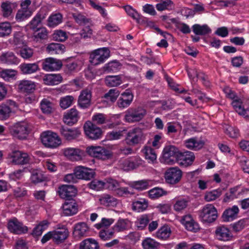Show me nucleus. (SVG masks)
<instances>
[{"label": "nucleus", "instance_id": "37998d69", "mask_svg": "<svg viewBox=\"0 0 249 249\" xmlns=\"http://www.w3.org/2000/svg\"><path fill=\"white\" fill-rule=\"evenodd\" d=\"M97 242L92 238H88L82 241L80 244V249H99Z\"/></svg>", "mask_w": 249, "mask_h": 249}, {"label": "nucleus", "instance_id": "de8ad7c7", "mask_svg": "<svg viewBox=\"0 0 249 249\" xmlns=\"http://www.w3.org/2000/svg\"><path fill=\"white\" fill-rule=\"evenodd\" d=\"M13 44L17 48H21L25 46L24 36L22 32H17L14 34Z\"/></svg>", "mask_w": 249, "mask_h": 249}, {"label": "nucleus", "instance_id": "6e6d98bb", "mask_svg": "<svg viewBox=\"0 0 249 249\" xmlns=\"http://www.w3.org/2000/svg\"><path fill=\"white\" fill-rule=\"evenodd\" d=\"M222 194L220 189L214 190L212 191L206 192L204 199L207 202L213 201L218 198Z\"/></svg>", "mask_w": 249, "mask_h": 249}, {"label": "nucleus", "instance_id": "58836bf2", "mask_svg": "<svg viewBox=\"0 0 249 249\" xmlns=\"http://www.w3.org/2000/svg\"><path fill=\"white\" fill-rule=\"evenodd\" d=\"M193 31L196 35L205 36L212 32L211 28L206 24L200 25L198 24L192 26Z\"/></svg>", "mask_w": 249, "mask_h": 249}, {"label": "nucleus", "instance_id": "bf43d9fd", "mask_svg": "<svg viewBox=\"0 0 249 249\" xmlns=\"http://www.w3.org/2000/svg\"><path fill=\"white\" fill-rule=\"evenodd\" d=\"M120 67L121 65L118 61H112L106 64L103 67V70L107 72L116 71L120 69Z\"/></svg>", "mask_w": 249, "mask_h": 249}, {"label": "nucleus", "instance_id": "774afa93", "mask_svg": "<svg viewBox=\"0 0 249 249\" xmlns=\"http://www.w3.org/2000/svg\"><path fill=\"white\" fill-rule=\"evenodd\" d=\"M41 109L44 113L49 114L52 112L53 104L46 99L43 100L40 104Z\"/></svg>", "mask_w": 249, "mask_h": 249}, {"label": "nucleus", "instance_id": "f257e3e1", "mask_svg": "<svg viewBox=\"0 0 249 249\" xmlns=\"http://www.w3.org/2000/svg\"><path fill=\"white\" fill-rule=\"evenodd\" d=\"M218 216L216 208L211 204L204 206L199 212V217L203 223H211L216 220Z\"/></svg>", "mask_w": 249, "mask_h": 249}, {"label": "nucleus", "instance_id": "f704fd0d", "mask_svg": "<svg viewBox=\"0 0 249 249\" xmlns=\"http://www.w3.org/2000/svg\"><path fill=\"white\" fill-rule=\"evenodd\" d=\"M62 81V77L59 74H48L43 77L44 83L47 85H58Z\"/></svg>", "mask_w": 249, "mask_h": 249}, {"label": "nucleus", "instance_id": "4468645a", "mask_svg": "<svg viewBox=\"0 0 249 249\" xmlns=\"http://www.w3.org/2000/svg\"><path fill=\"white\" fill-rule=\"evenodd\" d=\"M77 190L74 186L62 185L59 187L57 193L60 197L67 200H71V198L76 194Z\"/></svg>", "mask_w": 249, "mask_h": 249}, {"label": "nucleus", "instance_id": "5fc2aeb1", "mask_svg": "<svg viewBox=\"0 0 249 249\" xmlns=\"http://www.w3.org/2000/svg\"><path fill=\"white\" fill-rule=\"evenodd\" d=\"M74 100L73 96L71 95H67L62 97L59 101L60 106L64 109H66L72 105Z\"/></svg>", "mask_w": 249, "mask_h": 249}, {"label": "nucleus", "instance_id": "f03ea898", "mask_svg": "<svg viewBox=\"0 0 249 249\" xmlns=\"http://www.w3.org/2000/svg\"><path fill=\"white\" fill-rule=\"evenodd\" d=\"M30 131L29 125L25 121L16 123L12 126L10 130L12 135L20 140L26 139Z\"/></svg>", "mask_w": 249, "mask_h": 249}, {"label": "nucleus", "instance_id": "dca6fc26", "mask_svg": "<svg viewBox=\"0 0 249 249\" xmlns=\"http://www.w3.org/2000/svg\"><path fill=\"white\" fill-rule=\"evenodd\" d=\"M7 228L11 232L16 234L24 233L28 231L27 227L24 226L16 218H13L9 220Z\"/></svg>", "mask_w": 249, "mask_h": 249}, {"label": "nucleus", "instance_id": "f3484780", "mask_svg": "<svg viewBox=\"0 0 249 249\" xmlns=\"http://www.w3.org/2000/svg\"><path fill=\"white\" fill-rule=\"evenodd\" d=\"M42 69L46 71H57L62 66L60 60L52 57L46 58L42 64Z\"/></svg>", "mask_w": 249, "mask_h": 249}, {"label": "nucleus", "instance_id": "c03bdc74", "mask_svg": "<svg viewBox=\"0 0 249 249\" xmlns=\"http://www.w3.org/2000/svg\"><path fill=\"white\" fill-rule=\"evenodd\" d=\"M239 188V186L231 188L230 192L226 194L224 200L227 201L229 200H233L234 198H238L239 196L242 195L245 191V190H242L241 191H238Z\"/></svg>", "mask_w": 249, "mask_h": 249}, {"label": "nucleus", "instance_id": "c85d7f7f", "mask_svg": "<svg viewBox=\"0 0 249 249\" xmlns=\"http://www.w3.org/2000/svg\"><path fill=\"white\" fill-rule=\"evenodd\" d=\"M36 87L35 82L27 80L20 81L18 84V89L21 92L32 93L36 89Z\"/></svg>", "mask_w": 249, "mask_h": 249}, {"label": "nucleus", "instance_id": "09e8293b", "mask_svg": "<svg viewBox=\"0 0 249 249\" xmlns=\"http://www.w3.org/2000/svg\"><path fill=\"white\" fill-rule=\"evenodd\" d=\"M143 249H159L160 243L151 238H146L142 242Z\"/></svg>", "mask_w": 249, "mask_h": 249}, {"label": "nucleus", "instance_id": "39448f33", "mask_svg": "<svg viewBox=\"0 0 249 249\" xmlns=\"http://www.w3.org/2000/svg\"><path fill=\"white\" fill-rule=\"evenodd\" d=\"M31 2V0H23L21 1L20 9L18 10L15 16L17 21H23L32 15L34 10L30 7Z\"/></svg>", "mask_w": 249, "mask_h": 249}, {"label": "nucleus", "instance_id": "603ef678", "mask_svg": "<svg viewBox=\"0 0 249 249\" xmlns=\"http://www.w3.org/2000/svg\"><path fill=\"white\" fill-rule=\"evenodd\" d=\"M12 109L8 105L2 103L0 105V120H5L10 116Z\"/></svg>", "mask_w": 249, "mask_h": 249}, {"label": "nucleus", "instance_id": "bb28decb", "mask_svg": "<svg viewBox=\"0 0 249 249\" xmlns=\"http://www.w3.org/2000/svg\"><path fill=\"white\" fill-rule=\"evenodd\" d=\"M79 118L78 112L74 108H71L64 115V123L69 125H72L76 123Z\"/></svg>", "mask_w": 249, "mask_h": 249}, {"label": "nucleus", "instance_id": "2f4dec72", "mask_svg": "<svg viewBox=\"0 0 249 249\" xmlns=\"http://www.w3.org/2000/svg\"><path fill=\"white\" fill-rule=\"evenodd\" d=\"M204 144L205 142L203 140L196 138H190L185 141V146L188 149L196 151L201 149Z\"/></svg>", "mask_w": 249, "mask_h": 249}, {"label": "nucleus", "instance_id": "49530a36", "mask_svg": "<svg viewBox=\"0 0 249 249\" xmlns=\"http://www.w3.org/2000/svg\"><path fill=\"white\" fill-rule=\"evenodd\" d=\"M12 26L8 21L0 23V37L9 36L12 33Z\"/></svg>", "mask_w": 249, "mask_h": 249}, {"label": "nucleus", "instance_id": "2eb2a0df", "mask_svg": "<svg viewBox=\"0 0 249 249\" xmlns=\"http://www.w3.org/2000/svg\"><path fill=\"white\" fill-rule=\"evenodd\" d=\"M195 159L194 153L191 151H186L184 152H180L177 162L183 167H188L191 165Z\"/></svg>", "mask_w": 249, "mask_h": 249}, {"label": "nucleus", "instance_id": "1a4fd4ad", "mask_svg": "<svg viewBox=\"0 0 249 249\" xmlns=\"http://www.w3.org/2000/svg\"><path fill=\"white\" fill-rule=\"evenodd\" d=\"M8 158L14 165H25L28 163L30 158L27 153L19 150H14L8 154Z\"/></svg>", "mask_w": 249, "mask_h": 249}, {"label": "nucleus", "instance_id": "a19ab883", "mask_svg": "<svg viewBox=\"0 0 249 249\" xmlns=\"http://www.w3.org/2000/svg\"><path fill=\"white\" fill-rule=\"evenodd\" d=\"M63 16L59 13L52 14L48 19L47 25L50 27H54L62 22Z\"/></svg>", "mask_w": 249, "mask_h": 249}, {"label": "nucleus", "instance_id": "423d86ee", "mask_svg": "<svg viewBox=\"0 0 249 249\" xmlns=\"http://www.w3.org/2000/svg\"><path fill=\"white\" fill-rule=\"evenodd\" d=\"M41 140L46 147L55 148L61 143V140L58 135L51 131H47L41 134Z\"/></svg>", "mask_w": 249, "mask_h": 249}, {"label": "nucleus", "instance_id": "72a5a7b5", "mask_svg": "<svg viewBox=\"0 0 249 249\" xmlns=\"http://www.w3.org/2000/svg\"><path fill=\"white\" fill-rule=\"evenodd\" d=\"M19 68L21 73L24 74H30L39 70L38 65L36 63H22Z\"/></svg>", "mask_w": 249, "mask_h": 249}, {"label": "nucleus", "instance_id": "052dcab7", "mask_svg": "<svg viewBox=\"0 0 249 249\" xmlns=\"http://www.w3.org/2000/svg\"><path fill=\"white\" fill-rule=\"evenodd\" d=\"M132 206L134 210L140 212L145 210L147 208L148 204L145 199H141L139 200L134 202Z\"/></svg>", "mask_w": 249, "mask_h": 249}, {"label": "nucleus", "instance_id": "4d7b16f0", "mask_svg": "<svg viewBox=\"0 0 249 249\" xmlns=\"http://www.w3.org/2000/svg\"><path fill=\"white\" fill-rule=\"evenodd\" d=\"M173 2L171 0H161L159 3L156 5L157 9L159 11L172 9Z\"/></svg>", "mask_w": 249, "mask_h": 249}, {"label": "nucleus", "instance_id": "f8f14e48", "mask_svg": "<svg viewBox=\"0 0 249 249\" xmlns=\"http://www.w3.org/2000/svg\"><path fill=\"white\" fill-rule=\"evenodd\" d=\"M64 155L71 161H79L85 156L84 151L78 148L67 147L63 150Z\"/></svg>", "mask_w": 249, "mask_h": 249}, {"label": "nucleus", "instance_id": "0e129e2a", "mask_svg": "<svg viewBox=\"0 0 249 249\" xmlns=\"http://www.w3.org/2000/svg\"><path fill=\"white\" fill-rule=\"evenodd\" d=\"M115 232L113 228L111 230H101L99 232V236L104 241L108 240L113 237Z\"/></svg>", "mask_w": 249, "mask_h": 249}, {"label": "nucleus", "instance_id": "4be33fe9", "mask_svg": "<svg viewBox=\"0 0 249 249\" xmlns=\"http://www.w3.org/2000/svg\"><path fill=\"white\" fill-rule=\"evenodd\" d=\"M59 132L61 135L68 141L75 139L80 135V132L77 128H70L63 126L60 128Z\"/></svg>", "mask_w": 249, "mask_h": 249}, {"label": "nucleus", "instance_id": "8fccbe9b", "mask_svg": "<svg viewBox=\"0 0 249 249\" xmlns=\"http://www.w3.org/2000/svg\"><path fill=\"white\" fill-rule=\"evenodd\" d=\"M149 197L152 199L158 198L167 194V192L162 188L155 187L148 192Z\"/></svg>", "mask_w": 249, "mask_h": 249}, {"label": "nucleus", "instance_id": "7ed1b4c3", "mask_svg": "<svg viewBox=\"0 0 249 249\" xmlns=\"http://www.w3.org/2000/svg\"><path fill=\"white\" fill-rule=\"evenodd\" d=\"M125 135V142L129 146H135L141 143L145 138L142 130L139 128H133L128 132L126 131Z\"/></svg>", "mask_w": 249, "mask_h": 249}, {"label": "nucleus", "instance_id": "aec40b11", "mask_svg": "<svg viewBox=\"0 0 249 249\" xmlns=\"http://www.w3.org/2000/svg\"><path fill=\"white\" fill-rule=\"evenodd\" d=\"M133 95L131 92L126 90L121 94L118 99L117 105L120 108L123 109L129 107L133 99Z\"/></svg>", "mask_w": 249, "mask_h": 249}, {"label": "nucleus", "instance_id": "338daca9", "mask_svg": "<svg viewBox=\"0 0 249 249\" xmlns=\"http://www.w3.org/2000/svg\"><path fill=\"white\" fill-rule=\"evenodd\" d=\"M88 185L92 190L99 191L105 187V183L102 180L94 179L89 182Z\"/></svg>", "mask_w": 249, "mask_h": 249}, {"label": "nucleus", "instance_id": "20e7f679", "mask_svg": "<svg viewBox=\"0 0 249 249\" xmlns=\"http://www.w3.org/2000/svg\"><path fill=\"white\" fill-rule=\"evenodd\" d=\"M179 149L172 145L166 146L162 151V162L168 164H172L177 161L180 153Z\"/></svg>", "mask_w": 249, "mask_h": 249}, {"label": "nucleus", "instance_id": "a18cd8bd", "mask_svg": "<svg viewBox=\"0 0 249 249\" xmlns=\"http://www.w3.org/2000/svg\"><path fill=\"white\" fill-rule=\"evenodd\" d=\"M106 84L108 87H116L122 83V78L120 75H108L105 78Z\"/></svg>", "mask_w": 249, "mask_h": 249}, {"label": "nucleus", "instance_id": "412c9836", "mask_svg": "<svg viewBox=\"0 0 249 249\" xmlns=\"http://www.w3.org/2000/svg\"><path fill=\"white\" fill-rule=\"evenodd\" d=\"M18 7L17 2H12L9 1H6L1 3L0 8L1 15L4 18H8L13 17V11Z\"/></svg>", "mask_w": 249, "mask_h": 249}, {"label": "nucleus", "instance_id": "3c124183", "mask_svg": "<svg viewBox=\"0 0 249 249\" xmlns=\"http://www.w3.org/2000/svg\"><path fill=\"white\" fill-rule=\"evenodd\" d=\"M144 154L145 159L149 160L150 161L154 162L157 159V155L154 150L150 146H145L142 150Z\"/></svg>", "mask_w": 249, "mask_h": 249}, {"label": "nucleus", "instance_id": "79ce46f5", "mask_svg": "<svg viewBox=\"0 0 249 249\" xmlns=\"http://www.w3.org/2000/svg\"><path fill=\"white\" fill-rule=\"evenodd\" d=\"M100 204L106 206H114L117 204V199L108 194H104L100 196Z\"/></svg>", "mask_w": 249, "mask_h": 249}, {"label": "nucleus", "instance_id": "6ab92c4d", "mask_svg": "<svg viewBox=\"0 0 249 249\" xmlns=\"http://www.w3.org/2000/svg\"><path fill=\"white\" fill-rule=\"evenodd\" d=\"M76 175L78 179L90 180L94 178L95 172L91 169L82 166L76 167Z\"/></svg>", "mask_w": 249, "mask_h": 249}, {"label": "nucleus", "instance_id": "13d9d810", "mask_svg": "<svg viewBox=\"0 0 249 249\" xmlns=\"http://www.w3.org/2000/svg\"><path fill=\"white\" fill-rule=\"evenodd\" d=\"M188 202V200L185 198L178 199L174 205V210L176 212H181L187 207Z\"/></svg>", "mask_w": 249, "mask_h": 249}, {"label": "nucleus", "instance_id": "9d476101", "mask_svg": "<svg viewBox=\"0 0 249 249\" xmlns=\"http://www.w3.org/2000/svg\"><path fill=\"white\" fill-rule=\"evenodd\" d=\"M84 129L86 136L91 140L99 139L102 135L101 129L90 121L87 122L85 124Z\"/></svg>", "mask_w": 249, "mask_h": 249}, {"label": "nucleus", "instance_id": "5701e85b", "mask_svg": "<svg viewBox=\"0 0 249 249\" xmlns=\"http://www.w3.org/2000/svg\"><path fill=\"white\" fill-rule=\"evenodd\" d=\"M62 209L64 215H72L77 213L78 205L74 200H69L63 205Z\"/></svg>", "mask_w": 249, "mask_h": 249}, {"label": "nucleus", "instance_id": "b1692460", "mask_svg": "<svg viewBox=\"0 0 249 249\" xmlns=\"http://www.w3.org/2000/svg\"><path fill=\"white\" fill-rule=\"evenodd\" d=\"M0 61L8 65H18L19 63V59L13 52H6L0 55Z\"/></svg>", "mask_w": 249, "mask_h": 249}, {"label": "nucleus", "instance_id": "4c0bfd02", "mask_svg": "<svg viewBox=\"0 0 249 249\" xmlns=\"http://www.w3.org/2000/svg\"><path fill=\"white\" fill-rule=\"evenodd\" d=\"M65 47L64 45L58 43H51L46 47V51L51 54H59L64 51Z\"/></svg>", "mask_w": 249, "mask_h": 249}, {"label": "nucleus", "instance_id": "69168bd1", "mask_svg": "<svg viewBox=\"0 0 249 249\" xmlns=\"http://www.w3.org/2000/svg\"><path fill=\"white\" fill-rule=\"evenodd\" d=\"M18 53L20 54V56L23 59H28L32 57L34 51L31 48L25 46L21 48Z\"/></svg>", "mask_w": 249, "mask_h": 249}, {"label": "nucleus", "instance_id": "c756f323", "mask_svg": "<svg viewBox=\"0 0 249 249\" xmlns=\"http://www.w3.org/2000/svg\"><path fill=\"white\" fill-rule=\"evenodd\" d=\"M53 241L57 243H61L66 240L69 235V231L66 228H59L53 231Z\"/></svg>", "mask_w": 249, "mask_h": 249}, {"label": "nucleus", "instance_id": "c9c22d12", "mask_svg": "<svg viewBox=\"0 0 249 249\" xmlns=\"http://www.w3.org/2000/svg\"><path fill=\"white\" fill-rule=\"evenodd\" d=\"M144 164V161L139 157H134L126 160L124 162V165L128 170L134 169L140 166H143Z\"/></svg>", "mask_w": 249, "mask_h": 249}, {"label": "nucleus", "instance_id": "e433bc0d", "mask_svg": "<svg viewBox=\"0 0 249 249\" xmlns=\"http://www.w3.org/2000/svg\"><path fill=\"white\" fill-rule=\"evenodd\" d=\"M131 227V222L128 219H119L113 227L115 232H121Z\"/></svg>", "mask_w": 249, "mask_h": 249}, {"label": "nucleus", "instance_id": "7c9ffc66", "mask_svg": "<svg viewBox=\"0 0 249 249\" xmlns=\"http://www.w3.org/2000/svg\"><path fill=\"white\" fill-rule=\"evenodd\" d=\"M182 223L188 231L196 232L199 230L198 224L193 219L190 215H186L184 216Z\"/></svg>", "mask_w": 249, "mask_h": 249}, {"label": "nucleus", "instance_id": "ea45409f", "mask_svg": "<svg viewBox=\"0 0 249 249\" xmlns=\"http://www.w3.org/2000/svg\"><path fill=\"white\" fill-rule=\"evenodd\" d=\"M171 234L170 227L167 225H165L160 227L156 232V237L159 239L166 240L170 237Z\"/></svg>", "mask_w": 249, "mask_h": 249}, {"label": "nucleus", "instance_id": "864d4df0", "mask_svg": "<svg viewBox=\"0 0 249 249\" xmlns=\"http://www.w3.org/2000/svg\"><path fill=\"white\" fill-rule=\"evenodd\" d=\"M151 186V181L148 180H142L135 181L131 184V187L139 190L148 189Z\"/></svg>", "mask_w": 249, "mask_h": 249}, {"label": "nucleus", "instance_id": "e2e57ef3", "mask_svg": "<svg viewBox=\"0 0 249 249\" xmlns=\"http://www.w3.org/2000/svg\"><path fill=\"white\" fill-rule=\"evenodd\" d=\"M73 17L76 22L79 25H86L88 24H91L90 19L87 18L85 16L81 14H73Z\"/></svg>", "mask_w": 249, "mask_h": 249}, {"label": "nucleus", "instance_id": "0eeeda50", "mask_svg": "<svg viewBox=\"0 0 249 249\" xmlns=\"http://www.w3.org/2000/svg\"><path fill=\"white\" fill-rule=\"evenodd\" d=\"M110 56V51L107 48H99L93 52L90 55L89 61L93 65L102 63Z\"/></svg>", "mask_w": 249, "mask_h": 249}, {"label": "nucleus", "instance_id": "a878e982", "mask_svg": "<svg viewBox=\"0 0 249 249\" xmlns=\"http://www.w3.org/2000/svg\"><path fill=\"white\" fill-rule=\"evenodd\" d=\"M239 209L237 206L234 205L231 208L225 210L222 215L224 222H230L237 217Z\"/></svg>", "mask_w": 249, "mask_h": 249}, {"label": "nucleus", "instance_id": "ddd939ff", "mask_svg": "<svg viewBox=\"0 0 249 249\" xmlns=\"http://www.w3.org/2000/svg\"><path fill=\"white\" fill-rule=\"evenodd\" d=\"M231 105L239 115L247 118L249 117V115L247 114L248 110H249V100L242 102L241 99L237 98L232 101Z\"/></svg>", "mask_w": 249, "mask_h": 249}, {"label": "nucleus", "instance_id": "473e14b6", "mask_svg": "<svg viewBox=\"0 0 249 249\" xmlns=\"http://www.w3.org/2000/svg\"><path fill=\"white\" fill-rule=\"evenodd\" d=\"M119 94L120 91L117 89H110L102 97V101L107 102L108 105H111L116 101Z\"/></svg>", "mask_w": 249, "mask_h": 249}, {"label": "nucleus", "instance_id": "393cba45", "mask_svg": "<svg viewBox=\"0 0 249 249\" xmlns=\"http://www.w3.org/2000/svg\"><path fill=\"white\" fill-rule=\"evenodd\" d=\"M215 233L217 238L221 241H229L232 237L231 231L225 226L217 227L215 230Z\"/></svg>", "mask_w": 249, "mask_h": 249}, {"label": "nucleus", "instance_id": "9b49d317", "mask_svg": "<svg viewBox=\"0 0 249 249\" xmlns=\"http://www.w3.org/2000/svg\"><path fill=\"white\" fill-rule=\"evenodd\" d=\"M182 176V171L178 167H172L165 172L164 178L167 183L176 184L179 182Z\"/></svg>", "mask_w": 249, "mask_h": 249}, {"label": "nucleus", "instance_id": "a211bd4d", "mask_svg": "<svg viewBox=\"0 0 249 249\" xmlns=\"http://www.w3.org/2000/svg\"><path fill=\"white\" fill-rule=\"evenodd\" d=\"M91 91L88 89L82 90L78 97V105L82 108H87L91 105Z\"/></svg>", "mask_w": 249, "mask_h": 249}, {"label": "nucleus", "instance_id": "680f3d73", "mask_svg": "<svg viewBox=\"0 0 249 249\" xmlns=\"http://www.w3.org/2000/svg\"><path fill=\"white\" fill-rule=\"evenodd\" d=\"M224 129L225 133L232 138H236L239 136V131L236 127L225 125Z\"/></svg>", "mask_w": 249, "mask_h": 249}, {"label": "nucleus", "instance_id": "6e6552de", "mask_svg": "<svg viewBox=\"0 0 249 249\" xmlns=\"http://www.w3.org/2000/svg\"><path fill=\"white\" fill-rule=\"evenodd\" d=\"M146 114V111L141 107L130 108L125 112L124 120L129 123L139 122Z\"/></svg>", "mask_w": 249, "mask_h": 249}, {"label": "nucleus", "instance_id": "cd10ccee", "mask_svg": "<svg viewBox=\"0 0 249 249\" xmlns=\"http://www.w3.org/2000/svg\"><path fill=\"white\" fill-rule=\"evenodd\" d=\"M89 232V228L85 222H79L75 225L73 234L75 237L87 236Z\"/></svg>", "mask_w": 249, "mask_h": 249}]
</instances>
